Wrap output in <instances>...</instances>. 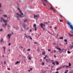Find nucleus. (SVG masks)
I'll return each mask as SVG.
<instances>
[{"instance_id":"nucleus-1","label":"nucleus","mask_w":73,"mask_h":73,"mask_svg":"<svg viewBox=\"0 0 73 73\" xmlns=\"http://www.w3.org/2000/svg\"><path fill=\"white\" fill-rule=\"evenodd\" d=\"M67 24L69 26H70V27L71 28V29L72 30V31H73V26L72 25V23H71V22H67Z\"/></svg>"},{"instance_id":"nucleus-2","label":"nucleus","mask_w":73,"mask_h":73,"mask_svg":"<svg viewBox=\"0 0 73 73\" xmlns=\"http://www.w3.org/2000/svg\"><path fill=\"white\" fill-rule=\"evenodd\" d=\"M24 37H26L27 38H28V37H29L30 39V40H32V37H31V36L29 35H28L26 34L25 33L24 34Z\"/></svg>"},{"instance_id":"nucleus-3","label":"nucleus","mask_w":73,"mask_h":73,"mask_svg":"<svg viewBox=\"0 0 73 73\" xmlns=\"http://www.w3.org/2000/svg\"><path fill=\"white\" fill-rule=\"evenodd\" d=\"M40 27L42 28L43 29V30H44L45 29L43 27V26L44 27H45V26L44 24H43L42 23H41L40 24Z\"/></svg>"},{"instance_id":"nucleus-4","label":"nucleus","mask_w":73,"mask_h":73,"mask_svg":"<svg viewBox=\"0 0 73 73\" xmlns=\"http://www.w3.org/2000/svg\"><path fill=\"white\" fill-rule=\"evenodd\" d=\"M55 48H56V49H58L59 50L58 51V52H60V53H62V51H61V48H59L58 47V48L56 47Z\"/></svg>"},{"instance_id":"nucleus-5","label":"nucleus","mask_w":73,"mask_h":73,"mask_svg":"<svg viewBox=\"0 0 73 73\" xmlns=\"http://www.w3.org/2000/svg\"><path fill=\"white\" fill-rule=\"evenodd\" d=\"M50 5L51 6L50 8V9H52V10H53L54 12H55L56 11V10L54 9L53 8V7H52V5Z\"/></svg>"},{"instance_id":"nucleus-6","label":"nucleus","mask_w":73,"mask_h":73,"mask_svg":"<svg viewBox=\"0 0 73 73\" xmlns=\"http://www.w3.org/2000/svg\"><path fill=\"white\" fill-rule=\"evenodd\" d=\"M11 36H12L11 34H7V36L8 37V38L9 40H10V38H11Z\"/></svg>"},{"instance_id":"nucleus-7","label":"nucleus","mask_w":73,"mask_h":73,"mask_svg":"<svg viewBox=\"0 0 73 73\" xmlns=\"http://www.w3.org/2000/svg\"><path fill=\"white\" fill-rule=\"evenodd\" d=\"M3 20V21L5 22V23H7V21H5V20H4V19H3V18L2 17H1V22H2V20Z\"/></svg>"},{"instance_id":"nucleus-8","label":"nucleus","mask_w":73,"mask_h":73,"mask_svg":"<svg viewBox=\"0 0 73 73\" xmlns=\"http://www.w3.org/2000/svg\"><path fill=\"white\" fill-rule=\"evenodd\" d=\"M6 26L7 25V23H5V25H4L3 24H2L3 27H4L5 28H6V26Z\"/></svg>"},{"instance_id":"nucleus-9","label":"nucleus","mask_w":73,"mask_h":73,"mask_svg":"<svg viewBox=\"0 0 73 73\" xmlns=\"http://www.w3.org/2000/svg\"><path fill=\"white\" fill-rule=\"evenodd\" d=\"M73 48V45H71V44H70V49H72Z\"/></svg>"},{"instance_id":"nucleus-10","label":"nucleus","mask_w":73,"mask_h":73,"mask_svg":"<svg viewBox=\"0 0 73 73\" xmlns=\"http://www.w3.org/2000/svg\"><path fill=\"white\" fill-rule=\"evenodd\" d=\"M36 17V18H38L39 16L38 15H35V14H34V19H35Z\"/></svg>"},{"instance_id":"nucleus-11","label":"nucleus","mask_w":73,"mask_h":73,"mask_svg":"<svg viewBox=\"0 0 73 73\" xmlns=\"http://www.w3.org/2000/svg\"><path fill=\"white\" fill-rule=\"evenodd\" d=\"M46 61L47 62H49L50 61V60L49 59H46Z\"/></svg>"},{"instance_id":"nucleus-12","label":"nucleus","mask_w":73,"mask_h":73,"mask_svg":"<svg viewBox=\"0 0 73 73\" xmlns=\"http://www.w3.org/2000/svg\"><path fill=\"white\" fill-rule=\"evenodd\" d=\"M23 28H24V29H25L26 28V25H25V24L23 23Z\"/></svg>"},{"instance_id":"nucleus-13","label":"nucleus","mask_w":73,"mask_h":73,"mask_svg":"<svg viewBox=\"0 0 73 73\" xmlns=\"http://www.w3.org/2000/svg\"><path fill=\"white\" fill-rule=\"evenodd\" d=\"M61 52H62H62H66V50L65 49L63 48L61 50Z\"/></svg>"},{"instance_id":"nucleus-14","label":"nucleus","mask_w":73,"mask_h":73,"mask_svg":"<svg viewBox=\"0 0 73 73\" xmlns=\"http://www.w3.org/2000/svg\"><path fill=\"white\" fill-rule=\"evenodd\" d=\"M3 48L4 49L3 52L4 53H5V51H6L5 48H6L5 47V46H3Z\"/></svg>"},{"instance_id":"nucleus-15","label":"nucleus","mask_w":73,"mask_h":73,"mask_svg":"<svg viewBox=\"0 0 73 73\" xmlns=\"http://www.w3.org/2000/svg\"><path fill=\"white\" fill-rule=\"evenodd\" d=\"M19 13H21V14L22 15H23V13H22V11H21V10H19Z\"/></svg>"},{"instance_id":"nucleus-16","label":"nucleus","mask_w":73,"mask_h":73,"mask_svg":"<svg viewBox=\"0 0 73 73\" xmlns=\"http://www.w3.org/2000/svg\"><path fill=\"white\" fill-rule=\"evenodd\" d=\"M55 63L57 65H59V62H58L57 61H56Z\"/></svg>"},{"instance_id":"nucleus-17","label":"nucleus","mask_w":73,"mask_h":73,"mask_svg":"<svg viewBox=\"0 0 73 73\" xmlns=\"http://www.w3.org/2000/svg\"><path fill=\"white\" fill-rule=\"evenodd\" d=\"M20 61H19V62L17 61V62L15 63V65H17V64H19V63H20Z\"/></svg>"},{"instance_id":"nucleus-18","label":"nucleus","mask_w":73,"mask_h":73,"mask_svg":"<svg viewBox=\"0 0 73 73\" xmlns=\"http://www.w3.org/2000/svg\"><path fill=\"white\" fill-rule=\"evenodd\" d=\"M45 51L43 52H42V55H43V56H44V54H45Z\"/></svg>"},{"instance_id":"nucleus-19","label":"nucleus","mask_w":73,"mask_h":73,"mask_svg":"<svg viewBox=\"0 0 73 73\" xmlns=\"http://www.w3.org/2000/svg\"><path fill=\"white\" fill-rule=\"evenodd\" d=\"M33 27H35H35H36V24H34Z\"/></svg>"},{"instance_id":"nucleus-20","label":"nucleus","mask_w":73,"mask_h":73,"mask_svg":"<svg viewBox=\"0 0 73 73\" xmlns=\"http://www.w3.org/2000/svg\"><path fill=\"white\" fill-rule=\"evenodd\" d=\"M43 5H44V6H46V4H45V2H43Z\"/></svg>"},{"instance_id":"nucleus-21","label":"nucleus","mask_w":73,"mask_h":73,"mask_svg":"<svg viewBox=\"0 0 73 73\" xmlns=\"http://www.w3.org/2000/svg\"><path fill=\"white\" fill-rule=\"evenodd\" d=\"M68 35H70V37H72V36H73V35H71L70 33H68Z\"/></svg>"},{"instance_id":"nucleus-22","label":"nucleus","mask_w":73,"mask_h":73,"mask_svg":"<svg viewBox=\"0 0 73 73\" xmlns=\"http://www.w3.org/2000/svg\"><path fill=\"white\" fill-rule=\"evenodd\" d=\"M3 16L5 17H7V15H3Z\"/></svg>"},{"instance_id":"nucleus-23","label":"nucleus","mask_w":73,"mask_h":73,"mask_svg":"<svg viewBox=\"0 0 73 73\" xmlns=\"http://www.w3.org/2000/svg\"><path fill=\"white\" fill-rule=\"evenodd\" d=\"M44 0L45 1V3H48V1L47 0Z\"/></svg>"},{"instance_id":"nucleus-24","label":"nucleus","mask_w":73,"mask_h":73,"mask_svg":"<svg viewBox=\"0 0 73 73\" xmlns=\"http://www.w3.org/2000/svg\"><path fill=\"white\" fill-rule=\"evenodd\" d=\"M68 66H69L70 67V66H71V64H70V63H69L68 64Z\"/></svg>"},{"instance_id":"nucleus-25","label":"nucleus","mask_w":73,"mask_h":73,"mask_svg":"<svg viewBox=\"0 0 73 73\" xmlns=\"http://www.w3.org/2000/svg\"><path fill=\"white\" fill-rule=\"evenodd\" d=\"M3 41V38H2L0 42H2Z\"/></svg>"},{"instance_id":"nucleus-26","label":"nucleus","mask_w":73,"mask_h":73,"mask_svg":"<svg viewBox=\"0 0 73 73\" xmlns=\"http://www.w3.org/2000/svg\"><path fill=\"white\" fill-rule=\"evenodd\" d=\"M44 64H45V63H44V62H42V65H44Z\"/></svg>"},{"instance_id":"nucleus-27","label":"nucleus","mask_w":73,"mask_h":73,"mask_svg":"<svg viewBox=\"0 0 73 73\" xmlns=\"http://www.w3.org/2000/svg\"><path fill=\"white\" fill-rule=\"evenodd\" d=\"M59 38L60 39H62H62H63V37H60Z\"/></svg>"},{"instance_id":"nucleus-28","label":"nucleus","mask_w":73,"mask_h":73,"mask_svg":"<svg viewBox=\"0 0 73 73\" xmlns=\"http://www.w3.org/2000/svg\"><path fill=\"white\" fill-rule=\"evenodd\" d=\"M52 64H53L54 66H55V63H54V62H52Z\"/></svg>"},{"instance_id":"nucleus-29","label":"nucleus","mask_w":73,"mask_h":73,"mask_svg":"<svg viewBox=\"0 0 73 73\" xmlns=\"http://www.w3.org/2000/svg\"><path fill=\"white\" fill-rule=\"evenodd\" d=\"M59 69H62V66H61L59 68Z\"/></svg>"},{"instance_id":"nucleus-30","label":"nucleus","mask_w":73,"mask_h":73,"mask_svg":"<svg viewBox=\"0 0 73 73\" xmlns=\"http://www.w3.org/2000/svg\"><path fill=\"white\" fill-rule=\"evenodd\" d=\"M67 53H68V54H70V51H68L67 52Z\"/></svg>"},{"instance_id":"nucleus-31","label":"nucleus","mask_w":73,"mask_h":73,"mask_svg":"<svg viewBox=\"0 0 73 73\" xmlns=\"http://www.w3.org/2000/svg\"><path fill=\"white\" fill-rule=\"evenodd\" d=\"M64 41L65 42H67L68 41V40L66 39H64Z\"/></svg>"},{"instance_id":"nucleus-32","label":"nucleus","mask_w":73,"mask_h":73,"mask_svg":"<svg viewBox=\"0 0 73 73\" xmlns=\"http://www.w3.org/2000/svg\"><path fill=\"white\" fill-rule=\"evenodd\" d=\"M26 21H27V19H26L25 20H24V22L25 23H26Z\"/></svg>"},{"instance_id":"nucleus-33","label":"nucleus","mask_w":73,"mask_h":73,"mask_svg":"<svg viewBox=\"0 0 73 73\" xmlns=\"http://www.w3.org/2000/svg\"><path fill=\"white\" fill-rule=\"evenodd\" d=\"M70 68L69 66H68V65L66 66V68Z\"/></svg>"},{"instance_id":"nucleus-34","label":"nucleus","mask_w":73,"mask_h":73,"mask_svg":"<svg viewBox=\"0 0 73 73\" xmlns=\"http://www.w3.org/2000/svg\"><path fill=\"white\" fill-rule=\"evenodd\" d=\"M68 71L69 70H65V72H66L67 73V72H68Z\"/></svg>"},{"instance_id":"nucleus-35","label":"nucleus","mask_w":73,"mask_h":73,"mask_svg":"<svg viewBox=\"0 0 73 73\" xmlns=\"http://www.w3.org/2000/svg\"><path fill=\"white\" fill-rule=\"evenodd\" d=\"M1 63L2 65H3V61L1 62Z\"/></svg>"},{"instance_id":"nucleus-36","label":"nucleus","mask_w":73,"mask_h":73,"mask_svg":"<svg viewBox=\"0 0 73 73\" xmlns=\"http://www.w3.org/2000/svg\"><path fill=\"white\" fill-rule=\"evenodd\" d=\"M17 20H19V16H17Z\"/></svg>"},{"instance_id":"nucleus-37","label":"nucleus","mask_w":73,"mask_h":73,"mask_svg":"<svg viewBox=\"0 0 73 73\" xmlns=\"http://www.w3.org/2000/svg\"><path fill=\"white\" fill-rule=\"evenodd\" d=\"M37 51H38V52H39V51H40V50L39 49V48L37 49Z\"/></svg>"},{"instance_id":"nucleus-38","label":"nucleus","mask_w":73,"mask_h":73,"mask_svg":"<svg viewBox=\"0 0 73 73\" xmlns=\"http://www.w3.org/2000/svg\"><path fill=\"white\" fill-rule=\"evenodd\" d=\"M25 48H24L23 49V52H24V51H25Z\"/></svg>"},{"instance_id":"nucleus-39","label":"nucleus","mask_w":73,"mask_h":73,"mask_svg":"<svg viewBox=\"0 0 73 73\" xmlns=\"http://www.w3.org/2000/svg\"><path fill=\"white\" fill-rule=\"evenodd\" d=\"M0 8H1V4L0 3Z\"/></svg>"},{"instance_id":"nucleus-40","label":"nucleus","mask_w":73,"mask_h":73,"mask_svg":"<svg viewBox=\"0 0 73 73\" xmlns=\"http://www.w3.org/2000/svg\"><path fill=\"white\" fill-rule=\"evenodd\" d=\"M8 46H10V45H11V43H9L8 44Z\"/></svg>"},{"instance_id":"nucleus-41","label":"nucleus","mask_w":73,"mask_h":73,"mask_svg":"<svg viewBox=\"0 0 73 73\" xmlns=\"http://www.w3.org/2000/svg\"><path fill=\"white\" fill-rule=\"evenodd\" d=\"M9 27H10V26H9V25H8V29H9Z\"/></svg>"},{"instance_id":"nucleus-42","label":"nucleus","mask_w":73,"mask_h":73,"mask_svg":"<svg viewBox=\"0 0 73 73\" xmlns=\"http://www.w3.org/2000/svg\"><path fill=\"white\" fill-rule=\"evenodd\" d=\"M35 30L36 31H37V29L36 28V27H35Z\"/></svg>"},{"instance_id":"nucleus-43","label":"nucleus","mask_w":73,"mask_h":73,"mask_svg":"<svg viewBox=\"0 0 73 73\" xmlns=\"http://www.w3.org/2000/svg\"><path fill=\"white\" fill-rule=\"evenodd\" d=\"M30 50H31V49H30V48H28V51H30Z\"/></svg>"},{"instance_id":"nucleus-44","label":"nucleus","mask_w":73,"mask_h":73,"mask_svg":"<svg viewBox=\"0 0 73 73\" xmlns=\"http://www.w3.org/2000/svg\"><path fill=\"white\" fill-rule=\"evenodd\" d=\"M54 53H56V50H54Z\"/></svg>"},{"instance_id":"nucleus-45","label":"nucleus","mask_w":73,"mask_h":73,"mask_svg":"<svg viewBox=\"0 0 73 73\" xmlns=\"http://www.w3.org/2000/svg\"><path fill=\"white\" fill-rule=\"evenodd\" d=\"M58 69H60V68H57L56 69V70L57 71H58Z\"/></svg>"},{"instance_id":"nucleus-46","label":"nucleus","mask_w":73,"mask_h":73,"mask_svg":"<svg viewBox=\"0 0 73 73\" xmlns=\"http://www.w3.org/2000/svg\"><path fill=\"white\" fill-rule=\"evenodd\" d=\"M63 67V68H64V67H66V66L64 65V66H62Z\"/></svg>"},{"instance_id":"nucleus-47","label":"nucleus","mask_w":73,"mask_h":73,"mask_svg":"<svg viewBox=\"0 0 73 73\" xmlns=\"http://www.w3.org/2000/svg\"><path fill=\"white\" fill-rule=\"evenodd\" d=\"M60 22H62V20H60Z\"/></svg>"},{"instance_id":"nucleus-48","label":"nucleus","mask_w":73,"mask_h":73,"mask_svg":"<svg viewBox=\"0 0 73 73\" xmlns=\"http://www.w3.org/2000/svg\"><path fill=\"white\" fill-rule=\"evenodd\" d=\"M54 29H57V28L56 27H55L54 28Z\"/></svg>"},{"instance_id":"nucleus-49","label":"nucleus","mask_w":73,"mask_h":73,"mask_svg":"<svg viewBox=\"0 0 73 73\" xmlns=\"http://www.w3.org/2000/svg\"><path fill=\"white\" fill-rule=\"evenodd\" d=\"M29 60L31 59V57H29Z\"/></svg>"},{"instance_id":"nucleus-50","label":"nucleus","mask_w":73,"mask_h":73,"mask_svg":"<svg viewBox=\"0 0 73 73\" xmlns=\"http://www.w3.org/2000/svg\"><path fill=\"white\" fill-rule=\"evenodd\" d=\"M60 16L61 17H62V15H60Z\"/></svg>"},{"instance_id":"nucleus-51","label":"nucleus","mask_w":73,"mask_h":73,"mask_svg":"<svg viewBox=\"0 0 73 73\" xmlns=\"http://www.w3.org/2000/svg\"><path fill=\"white\" fill-rule=\"evenodd\" d=\"M47 31L48 32V33H50V34H51V33H50V32H49L48 31Z\"/></svg>"},{"instance_id":"nucleus-52","label":"nucleus","mask_w":73,"mask_h":73,"mask_svg":"<svg viewBox=\"0 0 73 73\" xmlns=\"http://www.w3.org/2000/svg\"><path fill=\"white\" fill-rule=\"evenodd\" d=\"M34 44H37V43L36 42H34Z\"/></svg>"},{"instance_id":"nucleus-53","label":"nucleus","mask_w":73,"mask_h":73,"mask_svg":"<svg viewBox=\"0 0 73 73\" xmlns=\"http://www.w3.org/2000/svg\"><path fill=\"white\" fill-rule=\"evenodd\" d=\"M6 64V62H5V61H4V64Z\"/></svg>"},{"instance_id":"nucleus-54","label":"nucleus","mask_w":73,"mask_h":73,"mask_svg":"<svg viewBox=\"0 0 73 73\" xmlns=\"http://www.w3.org/2000/svg\"><path fill=\"white\" fill-rule=\"evenodd\" d=\"M50 50H51L50 49H48V51L49 52H50Z\"/></svg>"},{"instance_id":"nucleus-55","label":"nucleus","mask_w":73,"mask_h":73,"mask_svg":"<svg viewBox=\"0 0 73 73\" xmlns=\"http://www.w3.org/2000/svg\"><path fill=\"white\" fill-rule=\"evenodd\" d=\"M18 10H19V11L20 10V8H19V7L18 8Z\"/></svg>"},{"instance_id":"nucleus-56","label":"nucleus","mask_w":73,"mask_h":73,"mask_svg":"<svg viewBox=\"0 0 73 73\" xmlns=\"http://www.w3.org/2000/svg\"><path fill=\"white\" fill-rule=\"evenodd\" d=\"M0 31L1 32V31H3V29H0Z\"/></svg>"},{"instance_id":"nucleus-57","label":"nucleus","mask_w":73,"mask_h":73,"mask_svg":"<svg viewBox=\"0 0 73 73\" xmlns=\"http://www.w3.org/2000/svg\"><path fill=\"white\" fill-rule=\"evenodd\" d=\"M19 16H21V17H23V16H22V15H19Z\"/></svg>"},{"instance_id":"nucleus-58","label":"nucleus","mask_w":73,"mask_h":73,"mask_svg":"<svg viewBox=\"0 0 73 73\" xmlns=\"http://www.w3.org/2000/svg\"><path fill=\"white\" fill-rule=\"evenodd\" d=\"M7 69H8V70H10V68H7Z\"/></svg>"},{"instance_id":"nucleus-59","label":"nucleus","mask_w":73,"mask_h":73,"mask_svg":"<svg viewBox=\"0 0 73 73\" xmlns=\"http://www.w3.org/2000/svg\"><path fill=\"white\" fill-rule=\"evenodd\" d=\"M30 32H32V30L30 29Z\"/></svg>"},{"instance_id":"nucleus-60","label":"nucleus","mask_w":73,"mask_h":73,"mask_svg":"<svg viewBox=\"0 0 73 73\" xmlns=\"http://www.w3.org/2000/svg\"><path fill=\"white\" fill-rule=\"evenodd\" d=\"M17 15H19H19H20V14H19V13H17Z\"/></svg>"},{"instance_id":"nucleus-61","label":"nucleus","mask_w":73,"mask_h":73,"mask_svg":"<svg viewBox=\"0 0 73 73\" xmlns=\"http://www.w3.org/2000/svg\"><path fill=\"white\" fill-rule=\"evenodd\" d=\"M55 73H58V71L56 72Z\"/></svg>"},{"instance_id":"nucleus-62","label":"nucleus","mask_w":73,"mask_h":73,"mask_svg":"<svg viewBox=\"0 0 73 73\" xmlns=\"http://www.w3.org/2000/svg\"><path fill=\"white\" fill-rule=\"evenodd\" d=\"M54 57H55V58H56V56L55 55H54Z\"/></svg>"},{"instance_id":"nucleus-63","label":"nucleus","mask_w":73,"mask_h":73,"mask_svg":"<svg viewBox=\"0 0 73 73\" xmlns=\"http://www.w3.org/2000/svg\"><path fill=\"white\" fill-rule=\"evenodd\" d=\"M50 61H51V62H53V60H50Z\"/></svg>"},{"instance_id":"nucleus-64","label":"nucleus","mask_w":73,"mask_h":73,"mask_svg":"<svg viewBox=\"0 0 73 73\" xmlns=\"http://www.w3.org/2000/svg\"><path fill=\"white\" fill-rule=\"evenodd\" d=\"M2 57H4V55H3Z\"/></svg>"}]
</instances>
